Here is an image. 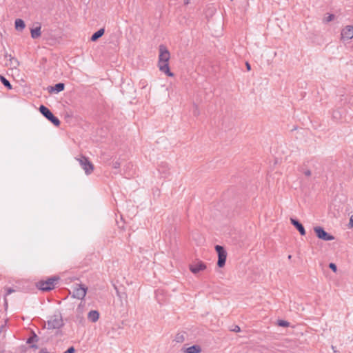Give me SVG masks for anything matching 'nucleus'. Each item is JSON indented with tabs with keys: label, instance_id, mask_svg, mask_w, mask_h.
Returning <instances> with one entry per match:
<instances>
[{
	"label": "nucleus",
	"instance_id": "nucleus-6",
	"mask_svg": "<svg viewBox=\"0 0 353 353\" xmlns=\"http://www.w3.org/2000/svg\"><path fill=\"white\" fill-rule=\"evenodd\" d=\"M215 250L218 254L217 265L219 268H223L225 264L227 252L224 248L219 245L215 246Z\"/></svg>",
	"mask_w": 353,
	"mask_h": 353
},
{
	"label": "nucleus",
	"instance_id": "nucleus-8",
	"mask_svg": "<svg viewBox=\"0 0 353 353\" xmlns=\"http://www.w3.org/2000/svg\"><path fill=\"white\" fill-rule=\"evenodd\" d=\"M314 231L316 236L323 241H332L334 236L327 233L322 227L316 226L314 228Z\"/></svg>",
	"mask_w": 353,
	"mask_h": 353
},
{
	"label": "nucleus",
	"instance_id": "nucleus-16",
	"mask_svg": "<svg viewBox=\"0 0 353 353\" xmlns=\"http://www.w3.org/2000/svg\"><path fill=\"white\" fill-rule=\"evenodd\" d=\"M201 349L200 346L197 345H194L188 347L185 352L187 353H199V352H201Z\"/></svg>",
	"mask_w": 353,
	"mask_h": 353
},
{
	"label": "nucleus",
	"instance_id": "nucleus-24",
	"mask_svg": "<svg viewBox=\"0 0 353 353\" xmlns=\"http://www.w3.org/2000/svg\"><path fill=\"white\" fill-rule=\"evenodd\" d=\"M121 165V163L119 161H116L112 162V168L114 169L119 168Z\"/></svg>",
	"mask_w": 353,
	"mask_h": 353
},
{
	"label": "nucleus",
	"instance_id": "nucleus-36",
	"mask_svg": "<svg viewBox=\"0 0 353 353\" xmlns=\"http://www.w3.org/2000/svg\"><path fill=\"white\" fill-rule=\"evenodd\" d=\"M185 3L188 4V0L185 1Z\"/></svg>",
	"mask_w": 353,
	"mask_h": 353
},
{
	"label": "nucleus",
	"instance_id": "nucleus-32",
	"mask_svg": "<svg viewBox=\"0 0 353 353\" xmlns=\"http://www.w3.org/2000/svg\"><path fill=\"white\" fill-rule=\"evenodd\" d=\"M41 352L42 353H50L48 351L46 350V349H42Z\"/></svg>",
	"mask_w": 353,
	"mask_h": 353
},
{
	"label": "nucleus",
	"instance_id": "nucleus-13",
	"mask_svg": "<svg viewBox=\"0 0 353 353\" xmlns=\"http://www.w3.org/2000/svg\"><path fill=\"white\" fill-rule=\"evenodd\" d=\"M88 319L92 323L97 322L99 319V312L97 310H91L88 314Z\"/></svg>",
	"mask_w": 353,
	"mask_h": 353
},
{
	"label": "nucleus",
	"instance_id": "nucleus-12",
	"mask_svg": "<svg viewBox=\"0 0 353 353\" xmlns=\"http://www.w3.org/2000/svg\"><path fill=\"white\" fill-rule=\"evenodd\" d=\"M38 341H39V336L34 332H32V336L27 339L26 343L28 344H31L30 346V348L37 349L38 346L35 344H33V343L38 342Z\"/></svg>",
	"mask_w": 353,
	"mask_h": 353
},
{
	"label": "nucleus",
	"instance_id": "nucleus-9",
	"mask_svg": "<svg viewBox=\"0 0 353 353\" xmlns=\"http://www.w3.org/2000/svg\"><path fill=\"white\" fill-rule=\"evenodd\" d=\"M353 38V26H346L341 32V40L345 41Z\"/></svg>",
	"mask_w": 353,
	"mask_h": 353
},
{
	"label": "nucleus",
	"instance_id": "nucleus-11",
	"mask_svg": "<svg viewBox=\"0 0 353 353\" xmlns=\"http://www.w3.org/2000/svg\"><path fill=\"white\" fill-rule=\"evenodd\" d=\"M291 223L297 229L301 235L305 234V230L303 225L296 219L291 218L290 219Z\"/></svg>",
	"mask_w": 353,
	"mask_h": 353
},
{
	"label": "nucleus",
	"instance_id": "nucleus-18",
	"mask_svg": "<svg viewBox=\"0 0 353 353\" xmlns=\"http://www.w3.org/2000/svg\"><path fill=\"white\" fill-rule=\"evenodd\" d=\"M41 26L36 27L31 30V37L33 39H37L41 36Z\"/></svg>",
	"mask_w": 353,
	"mask_h": 353
},
{
	"label": "nucleus",
	"instance_id": "nucleus-2",
	"mask_svg": "<svg viewBox=\"0 0 353 353\" xmlns=\"http://www.w3.org/2000/svg\"><path fill=\"white\" fill-rule=\"evenodd\" d=\"M59 280V277L54 276L48 278L46 281H40L37 282L36 285L38 288V289L43 292H48L53 290L55 288Z\"/></svg>",
	"mask_w": 353,
	"mask_h": 353
},
{
	"label": "nucleus",
	"instance_id": "nucleus-19",
	"mask_svg": "<svg viewBox=\"0 0 353 353\" xmlns=\"http://www.w3.org/2000/svg\"><path fill=\"white\" fill-rule=\"evenodd\" d=\"M0 81L3 83V85L8 90H11L12 88V86L10 81L3 75H0Z\"/></svg>",
	"mask_w": 353,
	"mask_h": 353
},
{
	"label": "nucleus",
	"instance_id": "nucleus-31",
	"mask_svg": "<svg viewBox=\"0 0 353 353\" xmlns=\"http://www.w3.org/2000/svg\"><path fill=\"white\" fill-rule=\"evenodd\" d=\"M350 224L351 225L352 227H353V215L351 216L350 219Z\"/></svg>",
	"mask_w": 353,
	"mask_h": 353
},
{
	"label": "nucleus",
	"instance_id": "nucleus-4",
	"mask_svg": "<svg viewBox=\"0 0 353 353\" xmlns=\"http://www.w3.org/2000/svg\"><path fill=\"white\" fill-rule=\"evenodd\" d=\"M79 161L80 165L85 171V173L88 175L90 174L94 170V165L89 160L88 157L81 155L79 158H75Z\"/></svg>",
	"mask_w": 353,
	"mask_h": 353
},
{
	"label": "nucleus",
	"instance_id": "nucleus-15",
	"mask_svg": "<svg viewBox=\"0 0 353 353\" xmlns=\"http://www.w3.org/2000/svg\"><path fill=\"white\" fill-rule=\"evenodd\" d=\"M65 84L63 83H58L55 84L54 86L50 87V91H54L55 92H59L64 90Z\"/></svg>",
	"mask_w": 353,
	"mask_h": 353
},
{
	"label": "nucleus",
	"instance_id": "nucleus-26",
	"mask_svg": "<svg viewBox=\"0 0 353 353\" xmlns=\"http://www.w3.org/2000/svg\"><path fill=\"white\" fill-rule=\"evenodd\" d=\"M193 114L196 117H197L199 114V110L196 105H194V110H193Z\"/></svg>",
	"mask_w": 353,
	"mask_h": 353
},
{
	"label": "nucleus",
	"instance_id": "nucleus-21",
	"mask_svg": "<svg viewBox=\"0 0 353 353\" xmlns=\"http://www.w3.org/2000/svg\"><path fill=\"white\" fill-rule=\"evenodd\" d=\"M335 16L333 14H329L327 17H325L323 21L324 23H328L334 20Z\"/></svg>",
	"mask_w": 353,
	"mask_h": 353
},
{
	"label": "nucleus",
	"instance_id": "nucleus-37",
	"mask_svg": "<svg viewBox=\"0 0 353 353\" xmlns=\"http://www.w3.org/2000/svg\"><path fill=\"white\" fill-rule=\"evenodd\" d=\"M291 257H292V256H291V255H289V256H288V259H291Z\"/></svg>",
	"mask_w": 353,
	"mask_h": 353
},
{
	"label": "nucleus",
	"instance_id": "nucleus-20",
	"mask_svg": "<svg viewBox=\"0 0 353 353\" xmlns=\"http://www.w3.org/2000/svg\"><path fill=\"white\" fill-rule=\"evenodd\" d=\"M10 61L9 65L12 68H16L19 65L18 60L16 58L13 57L12 55H10V61Z\"/></svg>",
	"mask_w": 353,
	"mask_h": 353
},
{
	"label": "nucleus",
	"instance_id": "nucleus-14",
	"mask_svg": "<svg viewBox=\"0 0 353 353\" xmlns=\"http://www.w3.org/2000/svg\"><path fill=\"white\" fill-rule=\"evenodd\" d=\"M104 32H105L104 28L99 29V30H97L96 32H94L92 35L90 40L92 41H97L100 37H101L104 34Z\"/></svg>",
	"mask_w": 353,
	"mask_h": 353
},
{
	"label": "nucleus",
	"instance_id": "nucleus-30",
	"mask_svg": "<svg viewBox=\"0 0 353 353\" xmlns=\"http://www.w3.org/2000/svg\"><path fill=\"white\" fill-rule=\"evenodd\" d=\"M245 66H246V68H247L248 70H251V65H250V64L248 62L245 63Z\"/></svg>",
	"mask_w": 353,
	"mask_h": 353
},
{
	"label": "nucleus",
	"instance_id": "nucleus-27",
	"mask_svg": "<svg viewBox=\"0 0 353 353\" xmlns=\"http://www.w3.org/2000/svg\"><path fill=\"white\" fill-rule=\"evenodd\" d=\"M14 292V290H13V289L10 288H8L6 289V296H7V295H8V294H11V293H12V292Z\"/></svg>",
	"mask_w": 353,
	"mask_h": 353
},
{
	"label": "nucleus",
	"instance_id": "nucleus-10",
	"mask_svg": "<svg viewBox=\"0 0 353 353\" xmlns=\"http://www.w3.org/2000/svg\"><path fill=\"white\" fill-rule=\"evenodd\" d=\"M205 268V264L201 261H199L193 264L190 265V270L193 274H197L200 271L204 270Z\"/></svg>",
	"mask_w": 353,
	"mask_h": 353
},
{
	"label": "nucleus",
	"instance_id": "nucleus-25",
	"mask_svg": "<svg viewBox=\"0 0 353 353\" xmlns=\"http://www.w3.org/2000/svg\"><path fill=\"white\" fill-rule=\"evenodd\" d=\"M75 349L73 346L70 347L66 351H65L63 353H74Z\"/></svg>",
	"mask_w": 353,
	"mask_h": 353
},
{
	"label": "nucleus",
	"instance_id": "nucleus-34",
	"mask_svg": "<svg viewBox=\"0 0 353 353\" xmlns=\"http://www.w3.org/2000/svg\"><path fill=\"white\" fill-rule=\"evenodd\" d=\"M181 338H183V336H181V337H177V339H181Z\"/></svg>",
	"mask_w": 353,
	"mask_h": 353
},
{
	"label": "nucleus",
	"instance_id": "nucleus-29",
	"mask_svg": "<svg viewBox=\"0 0 353 353\" xmlns=\"http://www.w3.org/2000/svg\"><path fill=\"white\" fill-rule=\"evenodd\" d=\"M233 332H240V327L238 325H236L234 329L232 330Z\"/></svg>",
	"mask_w": 353,
	"mask_h": 353
},
{
	"label": "nucleus",
	"instance_id": "nucleus-3",
	"mask_svg": "<svg viewBox=\"0 0 353 353\" xmlns=\"http://www.w3.org/2000/svg\"><path fill=\"white\" fill-rule=\"evenodd\" d=\"M63 321L60 313L52 315L47 321L48 329H59L63 326Z\"/></svg>",
	"mask_w": 353,
	"mask_h": 353
},
{
	"label": "nucleus",
	"instance_id": "nucleus-22",
	"mask_svg": "<svg viewBox=\"0 0 353 353\" xmlns=\"http://www.w3.org/2000/svg\"><path fill=\"white\" fill-rule=\"evenodd\" d=\"M277 325L279 326H281V327H288L290 325V323L286 321H284V320H279L278 321V323H277Z\"/></svg>",
	"mask_w": 353,
	"mask_h": 353
},
{
	"label": "nucleus",
	"instance_id": "nucleus-7",
	"mask_svg": "<svg viewBox=\"0 0 353 353\" xmlns=\"http://www.w3.org/2000/svg\"><path fill=\"white\" fill-rule=\"evenodd\" d=\"M87 287L82 284H76L73 288L72 296L78 299H83L86 295Z\"/></svg>",
	"mask_w": 353,
	"mask_h": 353
},
{
	"label": "nucleus",
	"instance_id": "nucleus-5",
	"mask_svg": "<svg viewBox=\"0 0 353 353\" xmlns=\"http://www.w3.org/2000/svg\"><path fill=\"white\" fill-rule=\"evenodd\" d=\"M39 111L43 117L52 123L55 126H59L61 123L59 119L56 117L47 107L43 105H41L39 107Z\"/></svg>",
	"mask_w": 353,
	"mask_h": 353
},
{
	"label": "nucleus",
	"instance_id": "nucleus-35",
	"mask_svg": "<svg viewBox=\"0 0 353 353\" xmlns=\"http://www.w3.org/2000/svg\"><path fill=\"white\" fill-rule=\"evenodd\" d=\"M181 338H183V336H181V337H177V339H181Z\"/></svg>",
	"mask_w": 353,
	"mask_h": 353
},
{
	"label": "nucleus",
	"instance_id": "nucleus-17",
	"mask_svg": "<svg viewBox=\"0 0 353 353\" xmlns=\"http://www.w3.org/2000/svg\"><path fill=\"white\" fill-rule=\"evenodd\" d=\"M14 24H15V28L17 30H22L23 29H24V28L26 26L25 22L21 19H16Z\"/></svg>",
	"mask_w": 353,
	"mask_h": 353
},
{
	"label": "nucleus",
	"instance_id": "nucleus-28",
	"mask_svg": "<svg viewBox=\"0 0 353 353\" xmlns=\"http://www.w3.org/2000/svg\"><path fill=\"white\" fill-rule=\"evenodd\" d=\"M304 174L306 176H310L311 174H312V172L310 170H307L304 172Z\"/></svg>",
	"mask_w": 353,
	"mask_h": 353
},
{
	"label": "nucleus",
	"instance_id": "nucleus-23",
	"mask_svg": "<svg viewBox=\"0 0 353 353\" xmlns=\"http://www.w3.org/2000/svg\"><path fill=\"white\" fill-rule=\"evenodd\" d=\"M329 268L334 272H336L337 270V267L335 263H330L329 264Z\"/></svg>",
	"mask_w": 353,
	"mask_h": 353
},
{
	"label": "nucleus",
	"instance_id": "nucleus-38",
	"mask_svg": "<svg viewBox=\"0 0 353 353\" xmlns=\"http://www.w3.org/2000/svg\"><path fill=\"white\" fill-rule=\"evenodd\" d=\"M5 304L7 305V301H6V299H5Z\"/></svg>",
	"mask_w": 353,
	"mask_h": 353
},
{
	"label": "nucleus",
	"instance_id": "nucleus-1",
	"mask_svg": "<svg viewBox=\"0 0 353 353\" xmlns=\"http://www.w3.org/2000/svg\"><path fill=\"white\" fill-rule=\"evenodd\" d=\"M170 58V54L167 48L163 45H161L159 46V55L158 61L159 70L162 72H164L168 77H173L174 74L170 70L168 64Z\"/></svg>",
	"mask_w": 353,
	"mask_h": 353
},
{
	"label": "nucleus",
	"instance_id": "nucleus-33",
	"mask_svg": "<svg viewBox=\"0 0 353 353\" xmlns=\"http://www.w3.org/2000/svg\"><path fill=\"white\" fill-rule=\"evenodd\" d=\"M10 55L9 54H8L7 52L5 54V57L6 58H8L9 60H10Z\"/></svg>",
	"mask_w": 353,
	"mask_h": 353
}]
</instances>
